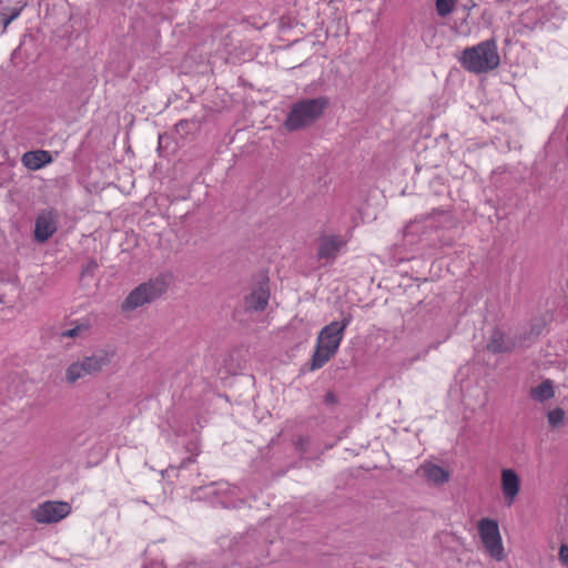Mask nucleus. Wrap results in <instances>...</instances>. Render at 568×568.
<instances>
[{"label": "nucleus", "mask_w": 568, "mask_h": 568, "mask_svg": "<svg viewBox=\"0 0 568 568\" xmlns=\"http://www.w3.org/2000/svg\"><path fill=\"white\" fill-rule=\"evenodd\" d=\"M546 323L542 318H535L529 324V331L518 334L519 346L527 347L534 343L544 332Z\"/></svg>", "instance_id": "nucleus-15"}, {"label": "nucleus", "mask_w": 568, "mask_h": 568, "mask_svg": "<svg viewBox=\"0 0 568 568\" xmlns=\"http://www.w3.org/2000/svg\"><path fill=\"white\" fill-rule=\"evenodd\" d=\"M324 403L327 405H335L337 403V397L333 392H327L324 396Z\"/></svg>", "instance_id": "nucleus-24"}, {"label": "nucleus", "mask_w": 568, "mask_h": 568, "mask_svg": "<svg viewBox=\"0 0 568 568\" xmlns=\"http://www.w3.org/2000/svg\"><path fill=\"white\" fill-rule=\"evenodd\" d=\"M352 313L342 312L341 321H333L318 333L315 351L311 358V369L322 368L337 353L346 327L352 323Z\"/></svg>", "instance_id": "nucleus-1"}, {"label": "nucleus", "mask_w": 568, "mask_h": 568, "mask_svg": "<svg viewBox=\"0 0 568 568\" xmlns=\"http://www.w3.org/2000/svg\"><path fill=\"white\" fill-rule=\"evenodd\" d=\"M21 162L27 169L36 171L51 163L52 156L45 150L28 151L22 155Z\"/></svg>", "instance_id": "nucleus-13"}, {"label": "nucleus", "mask_w": 568, "mask_h": 568, "mask_svg": "<svg viewBox=\"0 0 568 568\" xmlns=\"http://www.w3.org/2000/svg\"><path fill=\"white\" fill-rule=\"evenodd\" d=\"M194 462H195V457H193V456L186 457L181 462L179 468H186L190 464H193Z\"/></svg>", "instance_id": "nucleus-25"}, {"label": "nucleus", "mask_w": 568, "mask_h": 568, "mask_svg": "<svg viewBox=\"0 0 568 568\" xmlns=\"http://www.w3.org/2000/svg\"><path fill=\"white\" fill-rule=\"evenodd\" d=\"M85 328H87V327H85V326H83V325H78V326H75V327H73V328H71V329H67V331L62 332V333H61V336H62V337H70V338H74V337L79 336V334H80L83 329H85Z\"/></svg>", "instance_id": "nucleus-22"}, {"label": "nucleus", "mask_w": 568, "mask_h": 568, "mask_svg": "<svg viewBox=\"0 0 568 568\" xmlns=\"http://www.w3.org/2000/svg\"><path fill=\"white\" fill-rule=\"evenodd\" d=\"M166 291V284L163 280L156 278L140 284L123 301V311H133L145 304L160 298Z\"/></svg>", "instance_id": "nucleus-5"}, {"label": "nucleus", "mask_w": 568, "mask_h": 568, "mask_svg": "<svg viewBox=\"0 0 568 568\" xmlns=\"http://www.w3.org/2000/svg\"><path fill=\"white\" fill-rule=\"evenodd\" d=\"M476 2L474 0H468L466 3H464L462 7L464 10L466 11H470L471 9H474L476 7Z\"/></svg>", "instance_id": "nucleus-26"}, {"label": "nucleus", "mask_w": 568, "mask_h": 568, "mask_svg": "<svg viewBox=\"0 0 568 568\" xmlns=\"http://www.w3.org/2000/svg\"><path fill=\"white\" fill-rule=\"evenodd\" d=\"M454 9L455 4L452 0H436V11L439 17L445 18L449 16Z\"/></svg>", "instance_id": "nucleus-19"}, {"label": "nucleus", "mask_w": 568, "mask_h": 568, "mask_svg": "<svg viewBox=\"0 0 568 568\" xmlns=\"http://www.w3.org/2000/svg\"><path fill=\"white\" fill-rule=\"evenodd\" d=\"M547 419H548L549 425L552 428H556L562 424V422L565 419V410L560 407L551 409L547 414Z\"/></svg>", "instance_id": "nucleus-18"}, {"label": "nucleus", "mask_w": 568, "mask_h": 568, "mask_svg": "<svg viewBox=\"0 0 568 568\" xmlns=\"http://www.w3.org/2000/svg\"><path fill=\"white\" fill-rule=\"evenodd\" d=\"M520 479L515 470L508 468L501 471V491L507 506H511L519 493Z\"/></svg>", "instance_id": "nucleus-12"}, {"label": "nucleus", "mask_w": 568, "mask_h": 568, "mask_svg": "<svg viewBox=\"0 0 568 568\" xmlns=\"http://www.w3.org/2000/svg\"><path fill=\"white\" fill-rule=\"evenodd\" d=\"M480 540L489 555L497 560L504 558V547L497 520L483 518L478 521Z\"/></svg>", "instance_id": "nucleus-6"}, {"label": "nucleus", "mask_w": 568, "mask_h": 568, "mask_svg": "<svg viewBox=\"0 0 568 568\" xmlns=\"http://www.w3.org/2000/svg\"><path fill=\"white\" fill-rule=\"evenodd\" d=\"M162 140H163V136L160 135L159 136V150H161V148H162Z\"/></svg>", "instance_id": "nucleus-28"}, {"label": "nucleus", "mask_w": 568, "mask_h": 568, "mask_svg": "<svg viewBox=\"0 0 568 568\" xmlns=\"http://www.w3.org/2000/svg\"><path fill=\"white\" fill-rule=\"evenodd\" d=\"M98 267H99L98 262L94 258H90L81 270V273H80L81 278L93 277Z\"/></svg>", "instance_id": "nucleus-20"}, {"label": "nucleus", "mask_w": 568, "mask_h": 568, "mask_svg": "<svg viewBox=\"0 0 568 568\" xmlns=\"http://www.w3.org/2000/svg\"><path fill=\"white\" fill-rule=\"evenodd\" d=\"M71 505L67 501L47 500L32 509V518L39 524L59 523L69 516Z\"/></svg>", "instance_id": "nucleus-7"}, {"label": "nucleus", "mask_w": 568, "mask_h": 568, "mask_svg": "<svg viewBox=\"0 0 568 568\" xmlns=\"http://www.w3.org/2000/svg\"><path fill=\"white\" fill-rule=\"evenodd\" d=\"M23 7L24 6L13 7V8H10V7L1 8V10H0V24L2 26L1 33H4L8 26L20 16Z\"/></svg>", "instance_id": "nucleus-17"}, {"label": "nucleus", "mask_w": 568, "mask_h": 568, "mask_svg": "<svg viewBox=\"0 0 568 568\" xmlns=\"http://www.w3.org/2000/svg\"><path fill=\"white\" fill-rule=\"evenodd\" d=\"M529 396L531 399L538 403H544L548 399H551L555 396V389L552 381L545 379L536 387H532L529 392Z\"/></svg>", "instance_id": "nucleus-16"}, {"label": "nucleus", "mask_w": 568, "mask_h": 568, "mask_svg": "<svg viewBox=\"0 0 568 568\" xmlns=\"http://www.w3.org/2000/svg\"><path fill=\"white\" fill-rule=\"evenodd\" d=\"M519 346V339L516 335L514 338H506L505 333L499 328H495L487 342L486 348L493 354L509 353Z\"/></svg>", "instance_id": "nucleus-11"}, {"label": "nucleus", "mask_w": 568, "mask_h": 568, "mask_svg": "<svg viewBox=\"0 0 568 568\" xmlns=\"http://www.w3.org/2000/svg\"><path fill=\"white\" fill-rule=\"evenodd\" d=\"M418 471L430 483L440 485L449 480V473L445 468L435 464H424Z\"/></svg>", "instance_id": "nucleus-14"}, {"label": "nucleus", "mask_w": 568, "mask_h": 568, "mask_svg": "<svg viewBox=\"0 0 568 568\" xmlns=\"http://www.w3.org/2000/svg\"><path fill=\"white\" fill-rule=\"evenodd\" d=\"M346 242L339 235H323L318 240L317 258L332 263Z\"/></svg>", "instance_id": "nucleus-9"}, {"label": "nucleus", "mask_w": 568, "mask_h": 568, "mask_svg": "<svg viewBox=\"0 0 568 568\" xmlns=\"http://www.w3.org/2000/svg\"><path fill=\"white\" fill-rule=\"evenodd\" d=\"M328 105L329 99L324 95L301 99L292 104L284 125L291 132L311 126L323 115Z\"/></svg>", "instance_id": "nucleus-2"}, {"label": "nucleus", "mask_w": 568, "mask_h": 568, "mask_svg": "<svg viewBox=\"0 0 568 568\" xmlns=\"http://www.w3.org/2000/svg\"><path fill=\"white\" fill-rule=\"evenodd\" d=\"M270 300V290L267 281L260 282L252 292L245 296L244 307L247 312H263Z\"/></svg>", "instance_id": "nucleus-10"}, {"label": "nucleus", "mask_w": 568, "mask_h": 568, "mask_svg": "<svg viewBox=\"0 0 568 568\" xmlns=\"http://www.w3.org/2000/svg\"><path fill=\"white\" fill-rule=\"evenodd\" d=\"M457 1H458V0H452V2H454V4H456V2H457Z\"/></svg>", "instance_id": "nucleus-29"}, {"label": "nucleus", "mask_w": 568, "mask_h": 568, "mask_svg": "<svg viewBox=\"0 0 568 568\" xmlns=\"http://www.w3.org/2000/svg\"><path fill=\"white\" fill-rule=\"evenodd\" d=\"M460 63L464 69L475 74L495 70L500 63L496 40L487 39L474 47L466 48L463 51Z\"/></svg>", "instance_id": "nucleus-3"}, {"label": "nucleus", "mask_w": 568, "mask_h": 568, "mask_svg": "<svg viewBox=\"0 0 568 568\" xmlns=\"http://www.w3.org/2000/svg\"><path fill=\"white\" fill-rule=\"evenodd\" d=\"M558 555H559L560 561L564 565L568 566V546L567 545H561L560 546Z\"/></svg>", "instance_id": "nucleus-23"}, {"label": "nucleus", "mask_w": 568, "mask_h": 568, "mask_svg": "<svg viewBox=\"0 0 568 568\" xmlns=\"http://www.w3.org/2000/svg\"><path fill=\"white\" fill-rule=\"evenodd\" d=\"M111 363V356L104 351L71 363L65 369V382L74 385L79 379L99 374Z\"/></svg>", "instance_id": "nucleus-4"}, {"label": "nucleus", "mask_w": 568, "mask_h": 568, "mask_svg": "<svg viewBox=\"0 0 568 568\" xmlns=\"http://www.w3.org/2000/svg\"><path fill=\"white\" fill-rule=\"evenodd\" d=\"M59 214L55 210L42 211L36 219L34 239L39 243L47 242L58 230Z\"/></svg>", "instance_id": "nucleus-8"}, {"label": "nucleus", "mask_w": 568, "mask_h": 568, "mask_svg": "<svg viewBox=\"0 0 568 568\" xmlns=\"http://www.w3.org/2000/svg\"><path fill=\"white\" fill-rule=\"evenodd\" d=\"M294 446H295V449L301 453V454H305L308 449V446H310V437L308 436H300L295 442H294Z\"/></svg>", "instance_id": "nucleus-21"}, {"label": "nucleus", "mask_w": 568, "mask_h": 568, "mask_svg": "<svg viewBox=\"0 0 568 568\" xmlns=\"http://www.w3.org/2000/svg\"><path fill=\"white\" fill-rule=\"evenodd\" d=\"M144 568H165V567L160 561H151L150 564L145 565Z\"/></svg>", "instance_id": "nucleus-27"}]
</instances>
